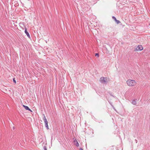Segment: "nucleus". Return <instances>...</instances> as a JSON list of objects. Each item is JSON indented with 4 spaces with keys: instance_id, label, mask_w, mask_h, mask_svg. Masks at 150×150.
I'll list each match as a JSON object with an SVG mask.
<instances>
[{
    "instance_id": "nucleus-1",
    "label": "nucleus",
    "mask_w": 150,
    "mask_h": 150,
    "mask_svg": "<svg viewBox=\"0 0 150 150\" xmlns=\"http://www.w3.org/2000/svg\"><path fill=\"white\" fill-rule=\"evenodd\" d=\"M126 83L129 86L133 87L136 85L137 83L136 81L134 80L129 79L126 81Z\"/></svg>"
},
{
    "instance_id": "nucleus-2",
    "label": "nucleus",
    "mask_w": 150,
    "mask_h": 150,
    "mask_svg": "<svg viewBox=\"0 0 150 150\" xmlns=\"http://www.w3.org/2000/svg\"><path fill=\"white\" fill-rule=\"evenodd\" d=\"M110 80L109 78L104 77H101L100 79V81L101 83L105 84H107V83Z\"/></svg>"
},
{
    "instance_id": "nucleus-3",
    "label": "nucleus",
    "mask_w": 150,
    "mask_h": 150,
    "mask_svg": "<svg viewBox=\"0 0 150 150\" xmlns=\"http://www.w3.org/2000/svg\"><path fill=\"white\" fill-rule=\"evenodd\" d=\"M143 47L141 45H139L136 46L135 50L136 51H140L143 50Z\"/></svg>"
},
{
    "instance_id": "nucleus-4",
    "label": "nucleus",
    "mask_w": 150,
    "mask_h": 150,
    "mask_svg": "<svg viewBox=\"0 0 150 150\" xmlns=\"http://www.w3.org/2000/svg\"><path fill=\"white\" fill-rule=\"evenodd\" d=\"M43 120L44 121V122L45 123V125L46 127V128L47 129H49L48 125V122L47 120V119L46 118L45 116L44 115V117H43Z\"/></svg>"
},
{
    "instance_id": "nucleus-5",
    "label": "nucleus",
    "mask_w": 150,
    "mask_h": 150,
    "mask_svg": "<svg viewBox=\"0 0 150 150\" xmlns=\"http://www.w3.org/2000/svg\"><path fill=\"white\" fill-rule=\"evenodd\" d=\"M74 145H75L76 146H79V144L76 139L74 140Z\"/></svg>"
},
{
    "instance_id": "nucleus-6",
    "label": "nucleus",
    "mask_w": 150,
    "mask_h": 150,
    "mask_svg": "<svg viewBox=\"0 0 150 150\" xmlns=\"http://www.w3.org/2000/svg\"><path fill=\"white\" fill-rule=\"evenodd\" d=\"M23 107L24 108L27 110H29L31 112H32V111L29 108L28 106H25V105H23Z\"/></svg>"
},
{
    "instance_id": "nucleus-7",
    "label": "nucleus",
    "mask_w": 150,
    "mask_h": 150,
    "mask_svg": "<svg viewBox=\"0 0 150 150\" xmlns=\"http://www.w3.org/2000/svg\"><path fill=\"white\" fill-rule=\"evenodd\" d=\"M25 33L26 34L27 36H28V37L30 38V35L28 33L26 29L25 31Z\"/></svg>"
},
{
    "instance_id": "nucleus-8",
    "label": "nucleus",
    "mask_w": 150,
    "mask_h": 150,
    "mask_svg": "<svg viewBox=\"0 0 150 150\" xmlns=\"http://www.w3.org/2000/svg\"><path fill=\"white\" fill-rule=\"evenodd\" d=\"M118 24L120 23V21L117 20H116V21H115Z\"/></svg>"
},
{
    "instance_id": "nucleus-9",
    "label": "nucleus",
    "mask_w": 150,
    "mask_h": 150,
    "mask_svg": "<svg viewBox=\"0 0 150 150\" xmlns=\"http://www.w3.org/2000/svg\"><path fill=\"white\" fill-rule=\"evenodd\" d=\"M13 81L15 83H16V81L15 80V79L14 78L13 79Z\"/></svg>"
},
{
    "instance_id": "nucleus-10",
    "label": "nucleus",
    "mask_w": 150,
    "mask_h": 150,
    "mask_svg": "<svg viewBox=\"0 0 150 150\" xmlns=\"http://www.w3.org/2000/svg\"><path fill=\"white\" fill-rule=\"evenodd\" d=\"M112 18L115 20V21H116L117 19H116V18L114 16H113L112 17Z\"/></svg>"
},
{
    "instance_id": "nucleus-11",
    "label": "nucleus",
    "mask_w": 150,
    "mask_h": 150,
    "mask_svg": "<svg viewBox=\"0 0 150 150\" xmlns=\"http://www.w3.org/2000/svg\"><path fill=\"white\" fill-rule=\"evenodd\" d=\"M96 56H97L98 57H99V55L98 54V53H96L95 55Z\"/></svg>"
},
{
    "instance_id": "nucleus-12",
    "label": "nucleus",
    "mask_w": 150,
    "mask_h": 150,
    "mask_svg": "<svg viewBox=\"0 0 150 150\" xmlns=\"http://www.w3.org/2000/svg\"><path fill=\"white\" fill-rule=\"evenodd\" d=\"M80 150H83V149H82V148H80Z\"/></svg>"
}]
</instances>
